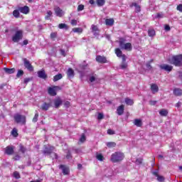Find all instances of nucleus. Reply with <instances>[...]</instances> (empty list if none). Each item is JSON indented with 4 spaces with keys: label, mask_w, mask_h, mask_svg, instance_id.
Wrapping results in <instances>:
<instances>
[{
    "label": "nucleus",
    "mask_w": 182,
    "mask_h": 182,
    "mask_svg": "<svg viewBox=\"0 0 182 182\" xmlns=\"http://www.w3.org/2000/svg\"><path fill=\"white\" fill-rule=\"evenodd\" d=\"M107 147H109V149H112L113 147H116V143L115 142H108V143H107Z\"/></svg>",
    "instance_id": "e433bc0d"
},
{
    "label": "nucleus",
    "mask_w": 182,
    "mask_h": 182,
    "mask_svg": "<svg viewBox=\"0 0 182 182\" xmlns=\"http://www.w3.org/2000/svg\"><path fill=\"white\" fill-rule=\"evenodd\" d=\"M151 90L154 93H157L159 92V86L156 84H152L151 85Z\"/></svg>",
    "instance_id": "bb28decb"
},
{
    "label": "nucleus",
    "mask_w": 182,
    "mask_h": 182,
    "mask_svg": "<svg viewBox=\"0 0 182 182\" xmlns=\"http://www.w3.org/2000/svg\"><path fill=\"white\" fill-rule=\"evenodd\" d=\"M96 60L98 62V63H107V59L105 56L102 55H97Z\"/></svg>",
    "instance_id": "9b49d317"
},
{
    "label": "nucleus",
    "mask_w": 182,
    "mask_h": 182,
    "mask_svg": "<svg viewBox=\"0 0 182 182\" xmlns=\"http://www.w3.org/2000/svg\"><path fill=\"white\" fill-rule=\"evenodd\" d=\"M73 32H75V33H82L83 29H82V28H73Z\"/></svg>",
    "instance_id": "72a5a7b5"
},
{
    "label": "nucleus",
    "mask_w": 182,
    "mask_h": 182,
    "mask_svg": "<svg viewBox=\"0 0 182 182\" xmlns=\"http://www.w3.org/2000/svg\"><path fill=\"white\" fill-rule=\"evenodd\" d=\"M60 168H61L64 176H68V174H69V167L65 165H60Z\"/></svg>",
    "instance_id": "2eb2a0df"
},
{
    "label": "nucleus",
    "mask_w": 182,
    "mask_h": 182,
    "mask_svg": "<svg viewBox=\"0 0 182 182\" xmlns=\"http://www.w3.org/2000/svg\"><path fill=\"white\" fill-rule=\"evenodd\" d=\"M169 63L174 66H182V55L173 56L169 59Z\"/></svg>",
    "instance_id": "f03ea898"
},
{
    "label": "nucleus",
    "mask_w": 182,
    "mask_h": 182,
    "mask_svg": "<svg viewBox=\"0 0 182 182\" xmlns=\"http://www.w3.org/2000/svg\"><path fill=\"white\" fill-rule=\"evenodd\" d=\"M11 134L12 136H14V137H18V129H16V128L13 129V130L11 131Z\"/></svg>",
    "instance_id": "4c0bfd02"
},
{
    "label": "nucleus",
    "mask_w": 182,
    "mask_h": 182,
    "mask_svg": "<svg viewBox=\"0 0 182 182\" xmlns=\"http://www.w3.org/2000/svg\"><path fill=\"white\" fill-rule=\"evenodd\" d=\"M121 69L127 68V63H126V55H122V63L120 65Z\"/></svg>",
    "instance_id": "6ab92c4d"
},
{
    "label": "nucleus",
    "mask_w": 182,
    "mask_h": 182,
    "mask_svg": "<svg viewBox=\"0 0 182 182\" xmlns=\"http://www.w3.org/2000/svg\"><path fill=\"white\" fill-rule=\"evenodd\" d=\"M125 103L127 105H128V106H133L134 102L133 101V100L129 99V98H126L125 99Z\"/></svg>",
    "instance_id": "2f4dec72"
},
{
    "label": "nucleus",
    "mask_w": 182,
    "mask_h": 182,
    "mask_svg": "<svg viewBox=\"0 0 182 182\" xmlns=\"http://www.w3.org/2000/svg\"><path fill=\"white\" fill-rule=\"evenodd\" d=\"M97 6H103L105 5L106 1L105 0H97L96 1Z\"/></svg>",
    "instance_id": "f704fd0d"
},
{
    "label": "nucleus",
    "mask_w": 182,
    "mask_h": 182,
    "mask_svg": "<svg viewBox=\"0 0 182 182\" xmlns=\"http://www.w3.org/2000/svg\"><path fill=\"white\" fill-rule=\"evenodd\" d=\"M115 53L118 58H122L123 59V53L120 50V48H116L115 49Z\"/></svg>",
    "instance_id": "a878e982"
},
{
    "label": "nucleus",
    "mask_w": 182,
    "mask_h": 182,
    "mask_svg": "<svg viewBox=\"0 0 182 182\" xmlns=\"http://www.w3.org/2000/svg\"><path fill=\"white\" fill-rule=\"evenodd\" d=\"M91 31L93 33L94 36L97 37L100 35V30H99V27L97 26L92 24L91 26Z\"/></svg>",
    "instance_id": "423d86ee"
},
{
    "label": "nucleus",
    "mask_w": 182,
    "mask_h": 182,
    "mask_svg": "<svg viewBox=\"0 0 182 182\" xmlns=\"http://www.w3.org/2000/svg\"><path fill=\"white\" fill-rule=\"evenodd\" d=\"M54 105H55V109H58L59 106L62 105V100H60V98L55 100L54 101Z\"/></svg>",
    "instance_id": "393cba45"
},
{
    "label": "nucleus",
    "mask_w": 182,
    "mask_h": 182,
    "mask_svg": "<svg viewBox=\"0 0 182 182\" xmlns=\"http://www.w3.org/2000/svg\"><path fill=\"white\" fill-rule=\"evenodd\" d=\"M83 9H85V6L83 4H80L77 6V11L80 12V11H83Z\"/></svg>",
    "instance_id": "a18cd8bd"
},
{
    "label": "nucleus",
    "mask_w": 182,
    "mask_h": 182,
    "mask_svg": "<svg viewBox=\"0 0 182 182\" xmlns=\"http://www.w3.org/2000/svg\"><path fill=\"white\" fill-rule=\"evenodd\" d=\"M18 11L21 14H25L26 15V14H29V7H28V6H24L23 7H18Z\"/></svg>",
    "instance_id": "ddd939ff"
},
{
    "label": "nucleus",
    "mask_w": 182,
    "mask_h": 182,
    "mask_svg": "<svg viewBox=\"0 0 182 182\" xmlns=\"http://www.w3.org/2000/svg\"><path fill=\"white\" fill-rule=\"evenodd\" d=\"M104 117H105V115H103V114L102 113L98 114V116H97L98 120H102V119H103Z\"/></svg>",
    "instance_id": "603ef678"
},
{
    "label": "nucleus",
    "mask_w": 182,
    "mask_h": 182,
    "mask_svg": "<svg viewBox=\"0 0 182 182\" xmlns=\"http://www.w3.org/2000/svg\"><path fill=\"white\" fill-rule=\"evenodd\" d=\"M177 11H179V12H182V4H179L177 7H176Z\"/></svg>",
    "instance_id": "4d7b16f0"
},
{
    "label": "nucleus",
    "mask_w": 182,
    "mask_h": 182,
    "mask_svg": "<svg viewBox=\"0 0 182 182\" xmlns=\"http://www.w3.org/2000/svg\"><path fill=\"white\" fill-rule=\"evenodd\" d=\"M59 29H65V31H68L69 29V26L65 23H60L58 25Z\"/></svg>",
    "instance_id": "473e14b6"
},
{
    "label": "nucleus",
    "mask_w": 182,
    "mask_h": 182,
    "mask_svg": "<svg viewBox=\"0 0 182 182\" xmlns=\"http://www.w3.org/2000/svg\"><path fill=\"white\" fill-rule=\"evenodd\" d=\"M55 12L57 16L61 17L63 15V11H62V9H60L59 7L55 8Z\"/></svg>",
    "instance_id": "412c9836"
},
{
    "label": "nucleus",
    "mask_w": 182,
    "mask_h": 182,
    "mask_svg": "<svg viewBox=\"0 0 182 182\" xmlns=\"http://www.w3.org/2000/svg\"><path fill=\"white\" fill-rule=\"evenodd\" d=\"M67 76L69 79H72L75 77V71L72 68H69L67 71Z\"/></svg>",
    "instance_id": "f3484780"
},
{
    "label": "nucleus",
    "mask_w": 182,
    "mask_h": 182,
    "mask_svg": "<svg viewBox=\"0 0 182 182\" xmlns=\"http://www.w3.org/2000/svg\"><path fill=\"white\" fill-rule=\"evenodd\" d=\"M23 60L26 69L28 70L29 72H33V66L31 64V61L26 58H23Z\"/></svg>",
    "instance_id": "39448f33"
},
{
    "label": "nucleus",
    "mask_w": 182,
    "mask_h": 182,
    "mask_svg": "<svg viewBox=\"0 0 182 182\" xmlns=\"http://www.w3.org/2000/svg\"><path fill=\"white\" fill-rule=\"evenodd\" d=\"M38 117H39V114L38 112H36L35 114L34 117L33 118V123H36V122H38Z\"/></svg>",
    "instance_id": "c03bdc74"
},
{
    "label": "nucleus",
    "mask_w": 182,
    "mask_h": 182,
    "mask_svg": "<svg viewBox=\"0 0 182 182\" xmlns=\"http://www.w3.org/2000/svg\"><path fill=\"white\" fill-rule=\"evenodd\" d=\"M107 134H114V131L113 129H108L107 130Z\"/></svg>",
    "instance_id": "052dcab7"
},
{
    "label": "nucleus",
    "mask_w": 182,
    "mask_h": 182,
    "mask_svg": "<svg viewBox=\"0 0 182 182\" xmlns=\"http://www.w3.org/2000/svg\"><path fill=\"white\" fill-rule=\"evenodd\" d=\"M53 150H55V147L53 146L46 147L43 153L44 154H52V151H53Z\"/></svg>",
    "instance_id": "4468645a"
},
{
    "label": "nucleus",
    "mask_w": 182,
    "mask_h": 182,
    "mask_svg": "<svg viewBox=\"0 0 182 182\" xmlns=\"http://www.w3.org/2000/svg\"><path fill=\"white\" fill-rule=\"evenodd\" d=\"M149 36L153 37L156 36V31L154 29H149L148 31Z\"/></svg>",
    "instance_id": "c9c22d12"
},
{
    "label": "nucleus",
    "mask_w": 182,
    "mask_h": 182,
    "mask_svg": "<svg viewBox=\"0 0 182 182\" xmlns=\"http://www.w3.org/2000/svg\"><path fill=\"white\" fill-rule=\"evenodd\" d=\"M4 70L5 73H7V75H12V73H15V72H16V70L15 68H4Z\"/></svg>",
    "instance_id": "a211bd4d"
},
{
    "label": "nucleus",
    "mask_w": 182,
    "mask_h": 182,
    "mask_svg": "<svg viewBox=\"0 0 182 182\" xmlns=\"http://www.w3.org/2000/svg\"><path fill=\"white\" fill-rule=\"evenodd\" d=\"M55 89H60V87L55 86L53 87H49L48 88V94H50V96H56V90Z\"/></svg>",
    "instance_id": "9d476101"
},
{
    "label": "nucleus",
    "mask_w": 182,
    "mask_h": 182,
    "mask_svg": "<svg viewBox=\"0 0 182 182\" xmlns=\"http://www.w3.org/2000/svg\"><path fill=\"white\" fill-rule=\"evenodd\" d=\"M173 94L175 96H182V90L180 88H175L173 90Z\"/></svg>",
    "instance_id": "b1692460"
},
{
    "label": "nucleus",
    "mask_w": 182,
    "mask_h": 182,
    "mask_svg": "<svg viewBox=\"0 0 182 182\" xmlns=\"http://www.w3.org/2000/svg\"><path fill=\"white\" fill-rule=\"evenodd\" d=\"M23 71L22 70H18L16 74V77H21V76H23Z\"/></svg>",
    "instance_id": "79ce46f5"
},
{
    "label": "nucleus",
    "mask_w": 182,
    "mask_h": 182,
    "mask_svg": "<svg viewBox=\"0 0 182 182\" xmlns=\"http://www.w3.org/2000/svg\"><path fill=\"white\" fill-rule=\"evenodd\" d=\"M141 163H143V159L139 158L136 159V164L139 165V164H141Z\"/></svg>",
    "instance_id": "3c124183"
},
{
    "label": "nucleus",
    "mask_w": 182,
    "mask_h": 182,
    "mask_svg": "<svg viewBox=\"0 0 182 182\" xmlns=\"http://www.w3.org/2000/svg\"><path fill=\"white\" fill-rule=\"evenodd\" d=\"M96 159L97 160H99L100 161H103V155H102V154H97L96 155Z\"/></svg>",
    "instance_id": "58836bf2"
},
{
    "label": "nucleus",
    "mask_w": 182,
    "mask_h": 182,
    "mask_svg": "<svg viewBox=\"0 0 182 182\" xmlns=\"http://www.w3.org/2000/svg\"><path fill=\"white\" fill-rule=\"evenodd\" d=\"M134 124L136 126V127H141V126H143V122H141V119H136L134 121Z\"/></svg>",
    "instance_id": "4be33fe9"
},
{
    "label": "nucleus",
    "mask_w": 182,
    "mask_h": 182,
    "mask_svg": "<svg viewBox=\"0 0 182 182\" xmlns=\"http://www.w3.org/2000/svg\"><path fill=\"white\" fill-rule=\"evenodd\" d=\"M125 42H126V39L119 38V48H121V49H123V48H124V45L126 44Z\"/></svg>",
    "instance_id": "c85d7f7f"
},
{
    "label": "nucleus",
    "mask_w": 182,
    "mask_h": 182,
    "mask_svg": "<svg viewBox=\"0 0 182 182\" xmlns=\"http://www.w3.org/2000/svg\"><path fill=\"white\" fill-rule=\"evenodd\" d=\"M50 38L51 39H55V38H56V33H52L50 34Z\"/></svg>",
    "instance_id": "680f3d73"
},
{
    "label": "nucleus",
    "mask_w": 182,
    "mask_h": 182,
    "mask_svg": "<svg viewBox=\"0 0 182 182\" xmlns=\"http://www.w3.org/2000/svg\"><path fill=\"white\" fill-rule=\"evenodd\" d=\"M105 23L108 26H113V25L114 23V20L113 18H107L105 20Z\"/></svg>",
    "instance_id": "5701e85b"
},
{
    "label": "nucleus",
    "mask_w": 182,
    "mask_h": 182,
    "mask_svg": "<svg viewBox=\"0 0 182 182\" xmlns=\"http://www.w3.org/2000/svg\"><path fill=\"white\" fill-rule=\"evenodd\" d=\"M14 160H15L16 161H18V160H20V159H21V156H19V155H16L14 158Z\"/></svg>",
    "instance_id": "bf43d9fd"
},
{
    "label": "nucleus",
    "mask_w": 182,
    "mask_h": 182,
    "mask_svg": "<svg viewBox=\"0 0 182 182\" xmlns=\"http://www.w3.org/2000/svg\"><path fill=\"white\" fill-rule=\"evenodd\" d=\"M71 25H73V26H76V25H77V21L75 19L71 20Z\"/></svg>",
    "instance_id": "864d4df0"
},
{
    "label": "nucleus",
    "mask_w": 182,
    "mask_h": 182,
    "mask_svg": "<svg viewBox=\"0 0 182 182\" xmlns=\"http://www.w3.org/2000/svg\"><path fill=\"white\" fill-rule=\"evenodd\" d=\"M14 177L15 178H21V175L19 174V172L15 171V172L14 173Z\"/></svg>",
    "instance_id": "de8ad7c7"
},
{
    "label": "nucleus",
    "mask_w": 182,
    "mask_h": 182,
    "mask_svg": "<svg viewBox=\"0 0 182 182\" xmlns=\"http://www.w3.org/2000/svg\"><path fill=\"white\" fill-rule=\"evenodd\" d=\"M152 174L155 176V177H157L156 180H158V181H164V176L159 175V171H153Z\"/></svg>",
    "instance_id": "f8f14e48"
},
{
    "label": "nucleus",
    "mask_w": 182,
    "mask_h": 182,
    "mask_svg": "<svg viewBox=\"0 0 182 182\" xmlns=\"http://www.w3.org/2000/svg\"><path fill=\"white\" fill-rule=\"evenodd\" d=\"M20 151H21V153L24 154L26 151V148H25L22 145H20Z\"/></svg>",
    "instance_id": "8fccbe9b"
},
{
    "label": "nucleus",
    "mask_w": 182,
    "mask_h": 182,
    "mask_svg": "<svg viewBox=\"0 0 182 182\" xmlns=\"http://www.w3.org/2000/svg\"><path fill=\"white\" fill-rule=\"evenodd\" d=\"M132 43H127L124 44V47L122 49H124L125 50H132Z\"/></svg>",
    "instance_id": "cd10ccee"
},
{
    "label": "nucleus",
    "mask_w": 182,
    "mask_h": 182,
    "mask_svg": "<svg viewBox=\"0 0 182 182\" xmlns=\"http://www.w3.org/2000/svg\"><path fill=\"white\" fill-rule=\"evenodd\" d=\"M13 15L15 18H19V9L18 8V10H14L13 11Z\"/></svg>",
    "instance_id": "ea45409f"
},
{
    "label": "nucleus",
    "mask_w": 182,
    "mask_h": 182,
    "mask_svg": "<svg viewBox=\"0 0 182 182\" xmlns=\"http://www.w3.org/2000/svg\"><path fill=\"white\" fill-rule=\"evenodd\" d=\"M50 16H52V12L50 11H47V15L46 16V19H50Z\"/></svg>",
    "instance_id": "49530a36"
},
{
    "label": "nucleus",
    "mask_w": 182,
    "mask_h": 182,
    "mask_svg": "<svg viewBox=\"0 0 182 182\" xmlns=\"http://www.w3.org/2000/svg\"><path fill=\"white\" fill-rule=\"evenodd\" d=\"M51 106L52 105L50 104V102H43L42 105L40 107V109L43 112H46L49 110Z\"/></svg>",
    "instance_id": "1a4fd4ad"
},
{
    "label": "nucleus",
    "mask_w": 182,
    "mask_h": 182,
    "mask_svg": "<svg viewBox=\"0 0 182 182\" xmlns=\"http://www.w3.org/2000/svg\"><path fill=\"white\" fill-rule=\"evenodd\" d=\"M14 118L16 123H21V124H25L26 123V117L25 115L16 114Z\"/></svg>",
    "instance_id": "7ed1b4c3"
},
{
    "label": "nucleus",
    "mask_w": 182,
    "mask_h": 182,
    "mask_svg": "<svg viewBox=\"0 0 182 182\" xmlns=\"http://www.w3.org/2000/svg\"><path fill=\"white\" fill-rule=\"evenodd\" d=\"M15 150V146H8L5 148V153L8 156H12L14 154Z\"/></svg>",
    "instance_id": "0eeeda50"
},
{
    "label": "nucleus",
    "mask_w": 182,
    "mask_h": 182,
    "mask_svg": "<svg viewBox=\"0 0 182 182\" xmlns=\"http://www.w3.org/2000/svg\"><path fill=\"white\" fill-rule=\"evenodd\" d=\"M38 76L40 79H46V77H48L46 73H45V70H39L38 72Z\"/></svg>",
    "instance_id": "dca6fc26"
},
{
    "label": "nucleus",
    "mask_w": 182,
    "mask_h": 182,
    "mask_svg": "<svg viewBox=\"0 0 182 182\" xmlns=\"http://www.w3.org/2000/svg\"><path fill=\"white\" fill-rule=\"evenodd\" d=\"M95 80H96V75L90 77V82H91V83H93V82H95Z\"/></svg>",
    "instance_id": "09e8293b"
},
{
    "label": "nucleus",
    "mask_w": 182,
    "mask_h": 182,
    "mask_svg": "<svg viewBox=\"0 0 182 182\" xmlns=\"http://www.w3.org/2000/svg\"><path fill=\"white\" fill-rule=\"evenodd\" d=\"M146 68H147V69H151V65H150V64H146Z\"/></svg>",
    "instance_id": "774afa93"
},
{
    "label": "nucleus",
    "mask_w": 182,
    "mask_h": 182,
    "mask_svg": "<svg viewBox=\"0 0 182 182\" xmlns=\"http://www.w3.org/2000/svg\"><path fill=\"white\" fill-rule=\"evenodd\" d=\"M163 14H161V13H158L157 14V16H156V18H163Z\"/></svg>",
    "instance_id": "69168bd1"
},
{
    "label": "nucleus",
    "mask_w": 182,
    "mask_h": 182,
    "mask_svg": "<svg viewBox=\"0 0 182 182\" xmlns=\"http://www.w3.org/2000/svg\"><path fill=\"white\" fill-rule=\"evenodd\" d=\"M117 112L119 116H122V114L124 113V105H120L119 107H118Z\"/></svg>",
    "instance_id": "aec40b11"
},
{
    "label": "nucleus",
    "mask_w": 182,
    "mask_h": 182,
    "mask_svg": "<svg viewBox=\"0 0 182 182\" xmlns=\"http://www.w3.org/2000/svg\"><path fill=\"white\" fill-rule=\"evenodd\" d=\"M157 103V101H150L149 104L151 106H154Z\"/></svg>",
    "instance_id": "e2e57ef3"
},
{
    "label": "nucleus",
    "mask_w": 182,
    "mask_h": 182,
    "mask_svg": "<svg viewBox=\"0 0 182 182\" xmlns=\"http://www.w3.org/2000/svg\"><path fill=\"white\" fill-rule=\"evenodd\" d=\"M60 55H62L63 56H66V52L65 51V50L61 49L60 50Z\"/></svg>",
    "instance_id": "13d9d810"
},
{
    "label": "nucleus",
    "mask_w": 182,
    "mask_h": 182,
    "mask_svg": "<svg viewBox=\"0 0 182 182\" xmlns=\"http://www.w3.org/2000/svg\"><path fill=\"white\" fill-rule=\"evenodd\" d=\"M32 80V79L28 77V78H25L24 79V83L26 85L27 83H29V82H31Z\"/></svg>",
    "instance_id": "6e6d98bb"
},
{
    "label": "nucleus",
    "mask_w": 182,
    "mask_h": 182,
    "mask_svg": "<svg viewBox=\"0 0 182 182\" xmlns=\"http://www.w3.org/2000/svg\"><path fill=\"white\" fill-rule=\"evenodd\" d=\"M159 114H160L161 116H164V117H166V116H167V114H168V111L167 109H161V110L159 111Z\"/></svg>",
    "instance_id": "7c9ffc66"
},
{
    "label": "nucleus",
    "mask_w": 182,
    "mask_h": 182,
    "mask_svg": "<svg viewBox=\"0 0 182 182\" xmlns=\"http://www.w3.org/2000/svg\"><path fill=\"white\" fill-rule=\"evenodd\" d=\"M133 6H135L136 12H140L141 8L140 6L137 4V3H132Z\"/></svg>",
    "instance_id": "a19ab883"
},
{
    "label": "nucleus",
    "mask_w": 182,
    "mask_h": 182,
    "mask_svg": "<svg viewBox=\"0 0 182 182\" xmlns=\"http://www.w3.org/2000/svg\"><path fill=\"white\" fill-rule=\"evenodd\" d=\"M124 159V154L121 151H116L111 155L110 161L112 163H120Z\"/></svg>",
    "instance_id": "f257e3e1"
},
{
    "label": "nucleus",
    "mask_w": 182,
    "mask_h": 182,
    "mask_svg": "<svg viewBox=\"0 0 182 182\" xmlns=\"http://www.w3.org/2000/svg\"><path fill=\"white\" fill-rule=\"evenodd\" d=\"M63 77V75L62 74H58L53 77V82H58V80H60Z\"/></svg>",
    "instance_id": "c756f323"
},
{
    "label": "nucleus",
    "mask_w": 182,
    "mask_h": 182,
    "mask_svg": "<svg viewBox=\"0 0 182 182\" xmlns=\"http://www.w3.org/2000/svg\"><path fill=\"white\" fill-rule=\"evenodd\" d=\"M181 106V102H178V103H176V107H180Z\"/></svg>",
    "instance_id": "338daca9"
},
{
    "label": "nucleus",
    "mask_w": 182,
    "mask_h": 182,
    "mask_svg": "<svg viewBox=\"0 0 182 182\" xmlns=\"http://www.w3.org/2000/svg\"><path fill=\"white\" fill-rule=\"evenodd\" d=\"M66 159H68V160H69L70 159H72V154H70V151L67 152Z\"/></svg>",
    "instance_id": "5fc2aeb1"
},
{
    "label": "nucleus",
    "mask_w": 182,
    "mask_h": 182,
    "mask_svg": "<svg viewBox=\"0 0 182 182\" xmlns=\"http://www.w3.org/2000/svg\"><path fill=\"white\" fill-rule=\"evenodd\" d=\"M80 141L81 143H85L86 141V136H85V134H82L81 137L80 138Z\"/></svg>",
    "instance_id": "37998d69"
},
{
    "label": "nucleus",
    "mask_w": 182,
    "mask_h": 182,
    "mask_svg": "<svg viewBox=\"0 0 182 182\" xmlns=\"http://www.w3.org/2000/svg\"><path fill=\"white\" fill-rule=\"evenodd\" d=\"M159 68L161 70H165L166 72H171L173 70V66L167 64H162L159 65Z\"/></svg>",
    "instance_id": "6e6552de"
},
{
    "label": "nucleus",
    "mask_w": 182,
    "mask_h": 182,
    "mask_svg": "<svg viewBox=\"0 0 182 182\" xmlns=\"http://www.w3.org/2000/svg\"><path fill=\"white\" fill-rule=\"evenodd\" d=\"M22 38H23V31L18 30L16 31L15 35L12 37V41L13 42L18 43Z\"/></svg>",
    "instance_id": "20e7f679"
},
{
    "label": "nucleus",
    "mask_w": 182,
    "mask_h": 182,
    "mask_svg": "<svg viewBox=\"0 0 182 182\" xmlns=\"http://www.w3.org/2000/svg\"><path fill=\"white\" fill-rule=\"evenodd\" d=\"M171 29L170 26L165 25V31H169Z\"/></svg>",
    "instance_id": "0e129e2a"
}]
</instances>
